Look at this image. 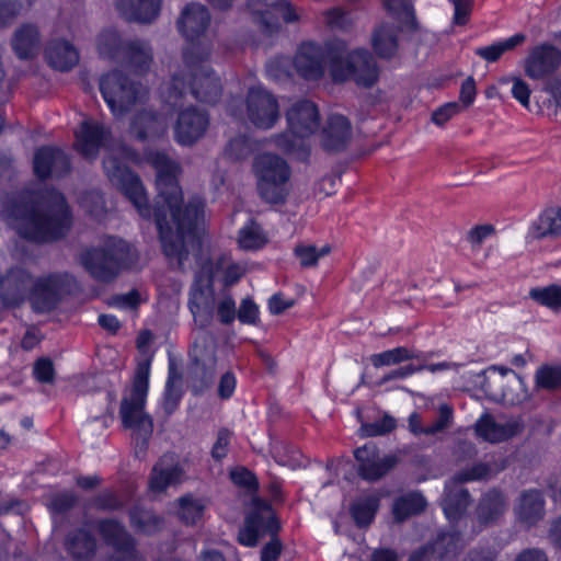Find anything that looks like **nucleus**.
Here are the masks:
<instances>
[{
    "label": "nucleus",
    "instance_id": "obj_1",
    "mask_svg": "<svg viewBox=\"0 0 561 561\" xmlns=\"http://www.w3.org/2000/svg\"><path fill=\"white\" fill-rule=\"evenodd\" d=\"M152 165L157 171L158 193L151 207L141 179L136 172L118 157L110 156L103 160L106 176L135 206L139 216L147 220L153 216L164 256L182 262L188 255L185 240L196 237L197 219L203 208L192 203L184 205L178 179L180 168L168 154L156 152L152 156Z\"/></svg>",
    "mask_w": 561,
    "mask_h": 561
},
{
    "label": "nucleus",
    "instance_id": "obj_2",
    "mask_svg": "<svg viewBox=\"0 0 561 561\" xmlns=\"http://www.w3.org/2000/svg\"><path fill=\"white\" fill-rule=\"evenodd\" d=\"M208 9L197 2L187 3L178 20V30L186 39L182 57L185 70L172 76L169 96L175 100L190 93L196 101L217 104L222 96V83L216 71L207 65L209 49L199 43L210 24Z\"/></svg>",
    "mask_w": 561,
    "mask_h": 561
},
{
    "label": "nucleus",
    "instance_id": "obj_3",
    "mask_svg": "<svg viewBox=\"0 0 561 561\" xmlns=\"http://www.w3.org/2000/svg\"><path fill=\"white\" fill-rule=\"evenodd\" d=\"M16 233L26 241L44 244L64 239L72 227V209L65 194L46 186L32 196L10 198L3 208Z\"/></svg>",
    "mask_w": 561,
    "mask_h": 561
},
{
    "label": "nucleus",
    "instance_id": "obj_4",
    "mask_svg": "<svg viewBox=\"0 0 561 561\" xmlns=\"http://www.w3.org/2000/svg\"><path fill=\"white\" fill-rule=\"evenodd\" d=\"M150 359L138 363L131 382L129 398L121 402L122 425L131 431L136 457L147 454L153 434V419L145 411L149 392Z\"/></svg>",
    "mask_w": 561,
    "mask_h": 561
},
{
    "label": "nucleus",
    "instance_id": "obj_5",
    "mask_svg": "<svg viewBox=\"0 0 561 561\" xmlns=\"http://www.w3.org/2000/svg\"><path fill=\"white\" fill-rule=\"evenodd\" d=\"M137 261V254L129 242L110 237L104 244L87 248L80 254V262L87 273L96 282L113 283Z\"/></svg>",
    "mask_w": 561,
    "mask_h": 561
},
{
    "label": "nucleus",
    "instance_id": "obj_6",
    "mask_svg": "<svg viewBox=\"0 0 561 561\" xmlns=\"http://www.w3.org/2000/svg\"><path fill=\"white\" fill-rule=\"evenodd\" d=\"M288 133L276 137V146L298 162L308 163L311 147L308 138L320 127V113L317 104L302 99L286 112Z\"/></svg>",
    "mask_w": 561,
    "mask_h": 561
},
{
    "label": "nucleus",
    "instance_id": "obj_7",
    "mask_svg": "<svg viewBox=\"0 0 561 561\" xmlns=\"http://www.w3.org/2000/svg\"><path fill=\"white\" fill-rule=\"evenodd\" d=\"M332 48L339 50L337 56L340 57L346 51V43L339 38L325 41L323 44L314 41L300 43L291 61L299 78L306 81H319L324 77L328 65L333 79Z\"/></svg>",
    "mask_w": 561,
    "mask_h": 561
},
{
    "label": "nucleus",
    "instance_id": "obj_8",
    "mask_svg": "<svg viewBox=\"0 0 561 561\" xmlns=\"http://www.w3.org/2000/svg\"><path fill=\"white\" fill-rule=\"evenodd\" d=\"M78 290L76 277L68 272H50L32 279L28 302L35 313H48Z\"/></svg>",
    "mask_w": 561,
    "mask_h": 561
},
{
    "label": "nucleus",
    "instance_id": "obj_9",
    "mask_svg": "<svg viewBox=\"0 0 561 561\" xmlns=\"http://www.w3.org/2000/svg\"><path fill=\"white\" fill-rule=\"evenodd\" d=\"M252 168L262 199L270 204L284 203L287 196L285 185L290 178L288 163L275 153L264 152L254 158Z\"/></svg>",
    "mask_w": 561,
    "mask_h": 561
},
{
    "label": "nucleus",
    "instance_id": "obj_10",
    "mask_svg": "<svg viewBox=\"0 0 561 561\" xmlns=\"http://www.w3.org/2000/svg\"><path fill=\"white\" fill-rule=\"evenodd\" d=\"M332 48L334 69L333 81L342 83L353 80L357 85L371 88L379 79V68L373 55L365 48H357L337 56Z\"/></svg>",
    "mask_w": 561,
    "mask_h": 561
},
{
    "label": "nucleus",
    "instance_id": "obj_11",
    "mask_svg": "<svg viewBox=\"0 0 561 561\" xmlns=\"http://www.w3.org/2000/svg\"><path fill=\"white\" fill-rule=\"evenodd\" d=\"M252 507L244 517V525L238 533V542L248 548H253L265 536H276L282 529L272 504L259 495L252 497Z\"/></svg>",
    "mask_w": 561,
    "mask_h": 561
},
{
    "label": "nucleus",
    "instance_id": "obj_12",
    "mask_svg": "<svg viewBox=\"0 0 561 561\" xmlns=\"http://www.w3.org/2000/svg\"><path fill=\"white\" fill-rule=\"evenodd\" d=\"M99 88L104 102L116 117L126 115L138 102L140 94V83L119 69L102 75Z\"/></svg>",
    "mask_w": 561,
    "mask_h": 561
},
{
    "label": "nucleus",
    "instance_id": "obj_13",
    "mask_svg": "<svg viewBox=\"0 0 561 561\" xmlns=\"http://www.w3.org/2000/svg\"><path fill=\"white\" fill-rule=\"evenodd\" d=\"M100 48L111 59L124 64L136 75L147 73L152 62L150 47H146L138 39L123 41L115 31L102 34Z\"/></svg>",
    "mask_w": 561,
    "mask_h": 561
},
{
    "label": "nucleus",
    "instance_id": "obj_14",
    "mask_svg": "<svg viewBox=\"0 0 561 561\" xmlns=\"http://www.w3.org/2000/svg\"><path fill=\"white\" fill-rule=\"evenodd\" d=\"M94 527L104 543L117 553L112 561H144L136 538L121 520L112 517L99 518L94 522Z\"/></svg>",
    "mask_w": 561,
    "mask_h": 561
},
{
    "label": "nucleus",
    "instance_id": "obj_15",
    "mask_svg": "<svg viewBox=\"0 0 561 561\" xmlns=\"http://www.w3.org/2000/svg\"><path fill=\"white\" fill-rule=\"evenodd\" d=\"M357 474L368 482H375L389 473L399 462V457L388 454L380 457V448L375 442H367L354 449Z\"/></svg>",
    "mask_w": 561,
    "mask_h": 561
},
{
    "label": "nucleus",
    "instance_id": "obj_16",
    "mask_svg": "<svg viewBox=\"0 0 561 561\" xmlns=\"http://www.w3.org/2000/svg\"><path fill=\"white\" fill-rule=\"evenodd\" d=\"M247 111L250 122L261 129L272 128L279 118L277 99L261 85L249 89Z\"/></svg>",
    "mask_w": 561,
    "mask_h": 561
},
{
    "label": "nucleus",
    "instance_id": "obj_17",
    "mask_svg": "<svg viewBox=\"0 0 561 561\" xmlns=\"http://www.w3.org/2000/svg\"><path fill=\"white\" fill-rule=\"evenodd\" d=\"M33 275L26 268L12 266L0 278V301L3 307L14 309L28 301Z\"/></svg>",
    "mask_w": 561,
    "mask_h": 561
},
{
    "label": "nucleus",
    "instance_id": "obj_18",
    "mask_svg": "<svg viewBox=\"0 0 561 561\" xmlns=\"http://www.w3.org/2000/svg\"><path fill=\"white\" fill-rule=\"evenodd\" d=\"M71 171L69 156L59 147L44 145L38 147L33 156V173L36 179L46 181L55 173L65 176Z\"/></svg>",
    "mask_w": 561,
    "mask_h": 561
},
{
    "label": "nucleus",
    "instance_id": "obj_19",
    "mask_svg": "<svg viewBox=\"0 0 561 561\" xmlns=\"http://www.w3.org/2000/svg\"><path fill=\"white\" fill-rule=\"evenodd\" d=\"M350 119L342 114H330L320 133V145L327 153L344 152L352 140Z\"/></svg>",
    "mask_w": 561,
    "mask_h": 561
},
{
    "label": "nucleus",
    "instance_id": "obj_20",
    "mask_svg": "<svg viewBox=\"0 0 561 561\" xmlns=\"http://www.w3.org/2000/svg\"><path fill=\"white\" fill-rule=\"evenodd\" d=\"M209 125V116L205 111L190 106L181 111L174 126V136L178 144L192 146L206 133Z\"/></svg>",
    "mask_w": 561,
    "mask_h": 561
},
{
    "label": "nucleus",
    "instance_id": "obj_21",
    "mask_svg": "<svg viewBox=\"0 0 561 561\" xmlns=\"http://www.w3.org/2000/svg\"><path fill=\"white\" fill-rule=\"evenodd\" d=\"M561 65V50L552 44L535 46L525 60V73L534 80L554 73Z\"/></svg>",
    "mask_w": 561,
    "mask_h": 561
},
{
    "label": "nucleus",
    "instance_id": "obj_22",
    "mask_svg": "<svg viewBox=\"0 0 561 561\" xmlns=\"http://www.w3.org/2000/svg\"><path fill=\"white\" fill-rule=\"evenodd\" d=\"M266 10L254 12V21L261 27V31L273 36L280 31V23L276 14H279L287 24L296 23L300 16L293 3L288 0H273Z\"/></svg>",
    "mask_w": 561,
    "mask_h": 561
},
{
    "label": "nucleus",
    "instance_id": "obj_23",
    "mask_svg": "<svg viewBox=\"0 0 561 561\" xmlns=\"http://www.w3.org/2000/svg\"><path fill=\"white\" fill-rule=\"evenodd\" d=\"M75 136L76 151L85 159H95L105 141L111 138V131L100 123L84 121Z\"/></svg>",
    "mask_w": 561,
    "mask_h": 561
},
{
    "label": "nucleus",
    "instance_id": "obj_24",
    "mask_svg": "<svg viewBox=\"0 0 561 561\" xmlns=\"http://www.w3.org/2000/svg\"><path fill=\"white\" fill-rule=\"evenodd\" d=\"M523 424L519 421H507L497 423L493 415L484 412L474 424L476 435L484 442L499 444L506 442L523 432Z\"/></svg>",
    "mask_w": 561,
    "mask_h": 561
},
{
    "label": "nucleus",
    "instance_id": "obj_25",
    "mask_svg": "<svg viewBox=\"0 0 561 561\" xmlns=\"http://www.w3.org/2000/svg\"><path fill=\"white\" fill-rule=\"evenodd\" d=\"M64 548L73 561H91L98 552V540L85 527H76L67 533Z\"/></svg>",
    "mask_w": 561,
    "mask_h": 561
},
{
    "label": "nucleus",
    "instance_id": "obj_26",
    "mask_svg": "<svg viewBox=\"0 0 561 561\" xmlns=\"http://www.w3.org/2000/svg\"><path fill=\"white\" fill-rule=\"evenodd\" d=\"M515 513L517 519L528 528L536 526L543 518L546 513L543 492L537 489L523 491Z\"/></svg>",
    "mask_w": 561,
    "mask_h": 561
},
{
    "label": "nucleus",
    "instance_id": "obj_27",
    "mask_svg": "<svg viewBox=\"0 0 561 561\" xmlns=\"http://www.w3.org/2000/svg\"><path fill=\"white\" fill-rule=\"evenodd\" d=\"M44 56L47 64L56 70L69 71L79 61V53L69 41L55 38L47 43Z\"/></svg>",
    "mask_w": 561,
    "mask_h": 561
},
{
    "label": "nucleus",
    "instance_id": "obj_28",
    "mask_svg": "<svg viewBox=\"0 0 561 561\" xmlns=\"http://www.w3.org/2000/svg\"><path fill=\"white\" fill-rule=\"evenodd\" d=\"M400 31V27L388 22H381L374 28L371 48L378 58L391 60L398 55Z\"/></svg>",
    "mask_w": 561,
    "mask_h": 561
},
{
    "label": "nucleus",
    "instance_id": "obj_29",
    "mask_svg": "<svg viewBox=\"0 0 561 561\" xmlns=\"http://www.w3.org/2000/svg\"><path fill=\"white\" fill-rule=\"evenodd\" d=\"M116 8L128 22L150 23L161 10V0H116Z\"/></svg>",
    "mask_w": 561,
    "mask_h": 561
},
{
    "label": "nucleus",
    "instance_id": "obj_30",
    "mask_svg": "<svg viewBox=\"0 0 561 561\" xmlns=\"http://www.w3.org/2000/svg\"><path fill=\"white\" fill-rule=\"evenodd\" d=\"M472 502L469 491L461 486H453L446 490L442 508L445 517L450 524H458L467 514Z\"/></svg>",
    "mask_w": 561,
    "mask_h": 561
},
{
    "label": "nucleus",
    "instance_id": "obj_31",
    "mask_svg": "<svg viewBox=\"0 0 561 561\" xmlns=\"http://www.w3.org/2000/svg\"><path fill=\"white\" fill-rule=\"evenodd\" d=\"M12 48L21 60L33 59L39 48V31L33 24H23L14 33Z\"/></svg>",
    "mask_w": 561,
    "mask_h": 561
},
{
    "label": "nucleus",
    "instance_id": "obj_32",
    "mask_svg": "<svg viewBox=\"0 0 561 561\" xmlns=\"http://www.w3.org/2000/svg\"><path fill=\"white\" fill-rule=\"evenodd\" d=\"M505 511V500L501 491L496 489L489 490L479 500L476 513L478 522L488 526L495 523Z\"/></svg>",
    "mask_w": 561,
    "mask_h": 561
},
{
    "label": "nucleus",
    "instance_id": "obj_33",
    "mask_svg": "<svg viewBox=\"0 0 561 561\" xmlns=\"http://www.w3.org/2000/svg\"><path fill=\"white\" fill-rule=\"evenodd\" d=\"M184 469L180 463L162 466L156 463L150 472L149 489L152 492H164L170 486L180 484L183 481Z\"/></svg>",
    "mask_w": 561,
    "mask_h": 561
},
{
    "label": "nucleus",
    "instance_id": "obj_34",
    "mask_svg": "<svg viewBox=\"0 0 561 561\" xmlns=\"http://www.w3.org/2000/svg\"><path fill=\"white\" fill-rule=\"evenodd\" d=\"M160 115L151 110H140L134 114L129 124V133L138 141L145 142L156 136L160 128Z\"/></svg>",
    "mask_w": 561,
    "mask_h": 561
},
{
    "label": "nucleus",
    "instance_id": "obj_35",
    "mask_svg": "<svg viewBox=\"0 0 561 561\" xmlns=\"http://www.w3.org/2000/svg\"><path fill=\"white\" fill-rule=\"evenodd\" d=\"M426 506L427 501L425 496L419 491H412L393 501L392 514L397 522L402 523L412 516L423 513Z\"/></svg>",
    "mask_w": 561,
    "mask_h": 561
},
{
    "label": "nucleus",
    "instance_id": "obj_36",
    "mask_svg": "<svg viewBox=\"0 0 561 561\" xmlns=\"http://www.w3.org/2000/svg\"><path fill=\"white\" fill-rule=\"evenodd\" d=\"M380 506V499L376 494L362 496L350 506L351 517L358 528L369 527Z\"/></svg>",
    "mask_w": 561,
    "mask_h": 561
},
{
    "label": "nucleus",
    "instance_id": "obj_37",
    "mask_svg": "<svg viewBox=\"0 0 561 561\" xmlns=\"http://www.w3.org/2000/svg\"><path fill=\"white\" fill-rule=\"evenodd\" d=\"M430 545L434 547L437 561H454L462 549L461 534L457 530L443 533Z\"/></svg>",
    "mask_w": 561,
    "mask_h": 561
},
{
    "label": "nucleus",
    "instance_id": "obj_38",
    "mask_svg": "<svg viewBox=\"0 0 561 561\" xmlns=\"http://www.w3.org/2000/svg\"><path fill=\"white\" fill-rule=\"evenodd\" d=\"M531 231L536 239L561 234V207L545 209L533 224Z\"/></svg>",
    "mask_w": 561,
    "mask_h": 561
},
{
    "label": "nucleus",
    "instance_id": "obj_39",
    "mask_svg": "<svg viewBox=\"0 0 561 561\" xmlns=\"http://www.w3.org/2000/svg\"><path fill=\"white\" fill-rule=\"evenodd\" d=\"M525 41L526 36L523 33H516L503 41L494 42L491 45L477 48L476 55L488 62H496L504 53L513 50Z\"/></svg>",
    "mask_w": 561,
    "mask_h": 561
},
{
    "label": "nucleus",
    "instance_id": "obj_40",
    "mask_svg": "<svg viewBox=\"0 0 561 561\" xmlns=\"http://www.w3.org/2000/svg\"><path fill=\"white\" fill-rule=\"evenodd\" d=\"M178 518L185 526H195L202 520L205 512V504L202 500L195 499L192 494H185L178 500Z\"/></svg>",
    "mask_w": 561,
    "mask_h": 561
},
{
    "label": "nucleus",
    "instance_id": "obj_41",
    "mask_svg": "<svg viewBox=\"0 0 561 561\" xmlns=\"http://www.w3.org/2000/svg\"><path fill=\"white\" fill-rule=\"evenodd\" d=\"M267 239L263 233L261 227L251 220L250 224L244 225L238 231V245L245 251H255L265 247Z\"/></svg>",
    "mask_w": 561,
    "mask_h": 561
},
{
    "label": "nucleus",
    "instance_id": "obj_42",
    "mask_svg": "<svg viewBox=\"0 0 561 561\" xmlns=\"http://www.w3.org/2000/svg\"><path fill=\"white\" fill-rule=\"evenodd\" d=\"M537 389L556 391L561 389V364H542L535 373Z\"/></svg>",
    "mask_w": 561,
    "mask_h": 561
},
{
    "label": "nucleus",
    "instance_id": "obj_43",
    "mask_svg": "<svg viewBox=\"0 0 561 561\" xmlns=\"http://www.w3.org/2000/svg\"><path fill=\"white\" fill-rule=\"evenodd\" d=\"M331 247L324 244L318 249L314 244L299 243L294 248L293 254L299 261L302 268L316 267L319 260L331 252Z\"/></svg>",
    "mask_w": 561,
    "mask_h": 561
},
{
    "label": "nucleus",
    "instance_id": "obj_44",
    "mask_svg": "<svg viewBox=\"0 0 561 561\" xmlns=\"http://www.w3.org/2000/svg\"><path fill=\"white\" fill-rule=\"evenodd\" d=\"M529 298L538 305L553 311L561 310V286L551 284L545 287H534L529 290Z\"/></svg>",
    "mask_w": 561,
    "mask_h": 561
},
{
    "label": "nucleus",
    "instance_id": "obj_45",
    "mask_svg": "<svg viewBox=\"0 0 561 561\" xmlns=\"http://www.w3.org/2000/svg\"><path fill=\"white\" fill-rule=\"evenodd\" d=\"M175 378L180 380L181 376H175L173 369L170 368L162 400V409L167 415H172L178 410L183 397V391L180 385L175 383Z\"/></svg>",
    "mask_w": 561,
    "mask_h": 561
},
{
    "label": "nucleus",
    "instance_id": "obj_46",
    "mask_svg": "<svg viewBox=\"0 0 561 561\" xmlns=\"http://www.w3.org/2000/svg\"><path fill=\"white\" fill-rule=\"evenodd\" d=\"M254 151V141L247 135H239L231 138L225 147V154L229 160L242 161L248 159Z\"/></svg>",
    "mask_w": 561,
    "mask_h": 561
},
{
    "label": "nucleus",
    "instance_id": "obj_47",
    "mask_svg": "<svg viewBox=\"0 0 561 561\" xmlns=\"http://www.w3.org/2000/svg\"><path fill=\"white\" fill-rule=\"evenodd\" d=\"M385 10L393 16L405 15L404 25L410 32L419 31V22L413 7L408 0H382Z\"/></svg>",
    "mask_w": 561,
    "mask_h": 561
},
{
    "label": "nucleus",
    "instance_id": "obj_48",
    "mask_svg": "<svg viewBox=\"0 0 561 561\" xmlns=\"http://www.w3.org/2000/svg\"><path fill=\"white\" fill-rule=\"evenodd\" d=\"M397 427V420L385 413L375 422H360L359 435L362 437H378L393 432Z\"/></svg>",
    "mask_w": 561,
    "mask_h": 561
},
{
    "label": "nucleus",
    "instance_id": "obj_49",
    "mask_svg": "<svg viewBox=\"0 0 561 561\" xmlns=\"http://www.w3.org/2000/svg\"><path fill=\"white\" fill-rule=\"evenodd\" d=\"M229 479L236 486L244 489L250 494H256L260 489L256 474L244 466L231 468Z\"/></svg>",
    "mask_w": 561,
    "mask_h": 561
},
{
    "label": "nucleus",
    "instance_id": "obj_50",
    "mask_svg": "<svg viewBox=\"0 0 561 561\" xmlns=\"http://www.w3.org/2000/svg\"><path fill=\"white\" fill-rule=\"evenodd\" d=\"M407 346H397L369 356V362L374 368L400 365L407 362Z\"/></svg>",
    "mask_w": 561,
    "mask_h": 561
},
{
    "label": "nucleus",
    "instance_id": "obj_51",
    "mask_svg": "<svg viewBox=\"0 0 561 561\" xmlns=\"http://www.w3.org/2000/svg\"><path fill=\"white\" fill-rule=\"evenodd\" d=\"M129 520L131 526L146 535H152L160 530L163 519L156 514H142L136 511L130 512Z\"/></svg>",
    "mask_w": 561,
    "mask_h": 561
},
{
    "label": "nucleus",
    "instance_id": "obj_52",
    "mask_svg": "<svg viewBox=\"0 0 561 561\" xmlns=\"http://www.w3.org/2000/svg\"><path fill=\"white\" fill-rule=\"evenodd\" d=\"M290 62L284 56H276L266 62L265 70L270 79L275 82H284L290 79Z\"/></svg>",
    "mask_w": 561,
    "mask_h": 561
},
{
    "label": "nucleus",
    "instance_id": "obj_53",
    "mask_svg": "<svg viewBox=\"0 0 561 561\" xmlns=\"http://www.w3.org/2000/svg\"><path fill=\"white\" fill-rule=\"evenodd\" d=\"M323 16L327 25L331 28L347 31L353 25L350 13L340 7L325 10Z\"/></svg>",
    "mask_w": 561,
    "mask_h": 561
},
{
    "label": "nucleus",
    "instance_id": "obj_54",
    "mask_svg": "<svg viewBox=\"0 0 561 561\" xmlns=\"http://www.w3.org/2000/svg\"><path fill=\"white\" fill-rule=\"evenodd\" d=\"M232 435L227 427L218 430L216 440L210 449V456L216 462H221L228 456Z\"/></svg>",
    "mask_w": 561,
    "mask_h": 561
},
{
    "label": "nucleus",
    "instance_id": "obj_55",
    "mask_svg": "<svg viewBox=\"0 0 561 561\" xmlns=\"http://www.w3.org/2000/svg\"><path fill=\"white\" fill-rule=\"evenodd\" d=\"M217 359L215 356L207 360L194 359L195 376L198 378L202 388H208L215 380V368Z\"/></svg>",
    "mask_w": 561,
    "mask_h": 561
},
{
    "label": "nucleus",
    "instance_id": "obj_56",
    "mask_svg": "<svg viewBox=\"0 0 561 561\" xmlns=\"http://www.w3.org/2000/svg\"><path fill=\"white\" fill-rule=\"evenodd\" d=\"M32 375L39 383H53L56 376L54 362L46 356L37 358L33 364Z\"/></svg>",
    "mask_w": 561,
    "mask_h": 561
},
{
    "label": "nucleus",
    "instance_id": "obj_57",
    "mask_svg": "<svg viewBox=\"0 0 561 561\" xmlns=\"http://www.w3.org/2000/svg\"><path fill=\"white\" fill-rule=\"evenodd\" d=\"M92 506L99 511L115 512L121 511L124 504L113 491L105 490L93 497Z\"/></svg>",
    "mask_w": 561,
    "mask_h": 561
},
{
    "label": "nucleus",
    "instance_id": "obj_58",
    "mask_svg": "<svg viewBox=\"0 0 561 561\" xmlns=\"http://www.w3.org/2000/svg\"><path fill=\"white\" fill-rule=\"evenodd\" d=\"M237 318L242 324L256 325L260 321V309L255 301L247 297L241 300Z\"/></svg>",
    "mask_w": 561,
    "mask_h": 561
},
{
    "label": "nucleus",
    "instance_id": "obj_59",
    "mask_svg": "<svg viewBox=\"0 0 561 561\" xmlns=\"http://www.w3.org/2000/svg\"><path fill=\"white\" fill-rule=\"evenodd\" d=\"M78 496L70 491L56 494L50 501V510L56 514H66L78 504Z\"/></svg>",
    "mask_w": 561,
    "mask_h": 561
},
{
    "label": "nucleus",
    "instance_id": "obj_60",
    "mask_svg": "<svg viewBox=\"0 0 561 561\" xmlns=\"http://www.w3.org/2000/svg\"><path fill=\"white\" fill-rule=\"evenodd\" d=\"M453 408L448 404H442L438 410L437 419L426 426L425 435H435L445 431L453 421Z\"/></svg>",
    "mask_w": 561,
    "mask_h": 561
},
{
    "label": "nucleus",
    "instance_id": "obj_61",
    "mask_svg": "<svg viewBox=\"0 0 561 561\" xmlns=\"http://www.w3.org/2000/svg\"><path fill=\"white\" fill-rule=\"evenodd\" d=\"M237 312L236 301L230 295L224 297L217 305V318L224 325L231 324L237 318Z\"/></svg>",
    "mask_w": 561,
    "mask_h": 561
},
{
    "label": "nucleus",
    "instance_id": "obj_62",
    "mask_svg": "<svg viewBox=\"0 0 561 561\" xmlns=\"http://www.w3.org/2000/svg\"><path fill=\"white\" fill-rule=\"evenodd\" d=\"M420 371H422V367H419L417 365H414L412 363L399 366L386 373L379 380L378 385L382 386L392 380H403Z\"/></svg>",
    "mask_w": 561,
    "mask_h": 561
},
{
    "label": "nucleus",
    "instance_id": "obj_63",
    "mask_svg": "<svg viewBox=\"0 0 561 561\" xmlns=\"http://www.w3.org/2000/svg\"><path fill=\"white\" fill-rule=\"evenodd\" d=\"M458 102H448L437 107L432 113V122L437 126H444L448 121L460 112Z\"/></svg>",
    "mask_w": 561,
    "mask_h": 561
},
{
    "label": "nucleus",
    "instance_id": "obj_64",
    "mask_svg": "<svg viewBox=\"0 0 561 561\" xmlns=\"http://www.w3.org/2000/svg\"><path fill=\"white\" fill-rule=\"evenodd\" d=\"M454 3L453 23L458 26L468 24L472 11L473 0H451Z\"/></svg>",
    "mask_w": 561,
    "mask_h": 561
}]
</instances>
